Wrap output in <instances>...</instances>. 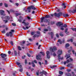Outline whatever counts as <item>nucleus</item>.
<instances>
[{
    "mask_svg": "<svg viewBox=\"0 0 76 76\" xmlns=\"http://www.w3.org/2000/svg\"><path fill=\"white\" fill-rule=\"evenodd\" d=\"M36 74L37 76L39 75V70H38V72H37Z\"/></svg>",
    "mask_w": 76,
    "mask_h": 76,
    "instance_id": "72a5a7b5",
    "label": "nucleus"
},
{
    "mask_svg": "<svg viewBox=\"0 0 76 76\" xmlns=\"http://www.w3.org/2000/svg\"><path fill=\"white\" fill-rule=\"evenodd\" d=\"M8 21L7 20H4V22H5V23H7Z\"/></svg>",
    "mask_w": 76,
    "mask_h": 76,
    "instance_id": "3c124183",
    "label": "nucleus"
},
{
    "mask_svg": "<svg viewBox=\"0 0 76 76\" xmlns=\"http://www.w3.org/2000/svg\"><path fill=\"white\" fill-rule=\"evenodd\" d=\"M58 57L59 60H63V58H61V57L60 56H58Z\"/></svg>",
    "mask_w": 76,
    "mask_h": 76,
    "instance_id": "a878e982",
    "label": "nucleus"
},
{
    "mask_svg": "<svg viewBox=\"0 0 76 76\" xmlns=\"http://www.w3.org/2000/svg\"><path fill=\"white\" fill-rule=\"evenodd\" d=\"M69 46H70V45L69 43H67L65 45V47L66 48L67 47H69Z\"/></svg>",
    "mask_w": 76,
    "mask_h": 76,
    "instance_id": "c85d7f7f",
    "label": "nucleus"
},
{
    "mask_svg": "<svg viewBox=\"0 0 76 76\" xmlns=\"http://www.w3.org/2000/svg\"><path fill=\"white\" fill-rule=\"evenodd\" d=\"M22 28L24 30H26V28H25V27H24L23 26Z\"/></svg>",
    "mask_w": 76,
    "mask_h": 76,
    "instance_id": "5fc2aeb1",
    "label": "nucleus"
},
{
    "mask_svg": "<svg viewBox=\"0 0 76 76\" xmlns=\"http://www.w3.org/2000/svg\"><path fill=\"white\" fill-rule=\"evenodd\" d=\"M63 25V23H61V22H59L56 23V25L58 26H60V27H64V28L67 27V25H66V24H64V26H62Z\"/></svg>",
    "mask_w": 76,
    "mask_h": 76,
    "instance_id": "f257e3e1",
    "label": "nucleus"
},
{
    "mask_svg": "<svg viewBox=\"0 0 76 76\" xmlns=\"http://www.w3.org/2000/svg\"><path fill=\"white\" fill-rule=\"evenodd\" d=\"M18 70L20 72H23V68H21L20 69H19Z\"/></svg>",
    "mask_w": 76,
    "mask_h": 76,
    "instance_id": "c756f323",
    "label": "nucleus"
},
{
    "mask_svg": "<svg viewBox=\"0 0 76 76\" xmlns=\"http://www.w3.org/2000/svg\"><path fill=\"white\" fill-rule=\"evenodd\" d=\"M31 35H33L35 34V32H32L31 33Z\"/></svg>",
    "mask_w": 76,
    "mask_h": 76,
    "instance_id": "4c0bfd02",
    "label": "nucleus"
},
{
    "mask_svg": "<svg viewBox=\"0 0 76 76\" xmlns=\"http://www.w3.org/2000/svg\"><path fill=\"white\" fill-rule=\"evenodd\" d=\"M50 18V16L49 15H46L45 17V18L46 19H48Z\"/></svg>",
    "mask_w": 76,
    "mask_h": 76,
    "instance_id": "4468645a",
    "label": "nucleus"
},
{
    "mask_svg": "<svg viewBox=\"0 0 76 76\" xmlns=\"http://www.w3.org/2000/svg\"><path fill=\"white\" fill-rule=\"evenodd\" d=\"M40 53H42V56H44V55H45V53H44V52H40Z\"/></svg>",
    "mask_w": 76,
    "mask_h": 76,
    "instance_id": "e433bc0d",
    "label": "nucleus"
},
{
    "mask_svg": "<svg viewBox=\"0 0 76 76\" xmlns=\"http://www.w3.org/2000/svg\"><path fill=\"white\" fill-rule=\"evenodd\" d=\"M25 64H26L27 63V60L26 59L25 60Z\"/></svg>",
    "mask_w": 76,
    "mask_h": 76,
    "instance_id": "0e129e2a",
    "label": "nucleus"
},
{
    "mask_svg": "<svg viewBox=\"0 0 76 76\" xmlns=\"http://www.w3.org/2000/svg\"><path fill=\"white\" fill-rule=\"evenodd\" d=\"M12 25L13 26H16V24L15 23H12Z\"/></svg>",
    "mask_w": 76,
    "mask_h": 76,
    "instance_id": "8fccbe9b",
    "label": "nucleus"
},
{
    "mask_svg": "<svg viewBox=\"0 0 76 76\" xmlns=\"http://www.w3.org/2000/svg\"><path fill=\"white\" fill-rule=\"evenodd\" d=\"M58 42H59V44H62V42L61 41V40L60 39L58 40Z\"/></svg>",
    "mask_w": 76,
    "mask_h": 76,
    "instance_id": "4be33fe9",
    "label": "nucleus"
},
{
    "mask_svg": "<svg viewBox=\"0 0 76 76\" xmlns=\"http://www.w3.org/2000/svg\"><path fill=\"white\" fill-rule=\"evenodd\" d=\"M34 62L35 63H37V61H36V60H34Z\"/></svg>",
    "mask_w": 76,
    "mask_h": 76,
    "instance_id": "69168bd1",
    "label": "nucleus"
},
{
    "mask_svg": "<svg viewBox=\"0 0 76 76\" xmlns=\"http://www.w3.org/2000/svg\"><path fill=\"white\" fill-rule=\"evenodd\" d=\"M61 36V37H63V34H59Z\"/></svg>",
    "mask_w": 76,
    "mask_h": 76,
    "instance_id": "680f3d73",
    "label": "nucleus"
},
{
    "mask_svg": "<svg viewBox=\"0 0 76 76\" xmlns=\"http://www.w3.org/2000/svg\"><path fill=\"white\" fill-rule=\"evenodd\" d=\"M15 4L16 5V6H19V4L18 3H16Z\"/></svg>",
    "mask_w": 76,
    "mask_h": 76,
    "instance_id": "e2e57ef3",
    "label": "nucleus"
},
{
    "mask_svg": "<svg viewBox=\"0 0 76 76\" xmlns=\"http://www.w3.org/2000/svg\"><path fill=\"white\" fill-rule=\"evenodd\" d=\"M60 29L61 30H62V31H63L64 29V28L63 27H61V28Z\"/></svg>",
    "mask_w": 76,
    "mask_h": 76,
    "instance_id": "ea45409f",
    "label": "nucleus"
},
{
    "mask_svg": "<svg viewBox=\"0 0 76 76\" xmlns=\"http://www.w3.org/2000/svg\"><path fill=\"white\" fill-rule=\"evenodd\" d=\"M33 9V10H35L36 9V8L34 7V6H31L30 7H28L27 8V9L28 10V12H31V9Z\"/></svg>",
    "mask_w": 76,
    "mask_h": 76,
    "instance_id": "7ed1b4c3",
    "label": "nucleus"
},
{
    "mask_svg": "<svg viewBox=\"0 0 76 76\" xmlns=\"http://www.w3.org/2000/svg\"><path fill=\"white\" fill-rule=\"evenodd\" d=\"M13 35V32H10L9 33H7L6 34V35L7 37H9V35L10 37H12V35Z\"/></svg>",
    "mask_w": 76,
    "mask_h": 76,
    "instance_id": "423d86ee",
    "label": "nucleus"
},
{
    "mask_svg": "<svg viewBox=\"0 0 76 76\" xmlns=\"http://www.w3.org/2000/svg\"><path fill=\"white\" fill-rule=\"evenodd\" d=\"M67 31H68V28H66V29L65 30V33H66V34H69V32H68Z\"/></svg>",
    "mask_w": 76,
    "mask_h": 76,
    "instance_id": "f3484780",
    "label": "nucleus"
},
{
    "mask_svg": "<svg viewBox=\"0 0 76 76\" xmlns=\"http://www.w3.org/2000/svg\"><path fill=\"white\" fill-rule=\"evenodd\" d=\"M15 15L18 16H19V15H20V14L18 13H15Z\"/></svg>",
    "mask_w": 76,
    "mask_h": 76,
    "instance_id": "c9c22d12",
    "label": "nucleus"
},
{
    "mask_svg": "<svg viewBox=\"0 0 76 76\" xmlns=\"http://www.w3.org/2000/svg\"><path fill=\"white\" fill-rule=\"evenodd\" d=\"M41 54H39L38 55H37L36 56V58L37 60H41Z\"/></svg>",
    "mask_w": 76,
    "mask_h": 76,
    "instance_id": "6e6552de",
    "label": "nucleus"
},
{
    "mask_svg": "<svg viewBox=\"0 0 76 76\" xmlns=\"http://www.w3.org/2000/svg\"><path fill=\"white\" fill-rule=\"evenodd\" d=\"M69 62H70V61L69 59H67L66 60V61H64V64L65 65L66 63H69Z\"/></svg>",
    "mask_w": 76,
    "mask_h": 76,
    "instance_id": "ddd939ff",
    "label": "nucleus"
},
{
    "mask_svg": "<svg viewBox=\"0 0 76 76\" xmlns=\"http://www.w3.org/2000/svg\"><path fill=\"white\" fill-rule=\"evenodd\" d=\"M2 33V34H5L6 33V31H5V30L4 29L2 31H1Z\"/></svg>",
    "mask_w": 76,
    "mask_h": 76,
    "instance_id": "2f4dec72",
    "label": "nucleus"
},
{
    "mask_svg": "<svg viewBox=\"0 0 76 76\" xmlns=\"http://www.w3.org/2000/svg\"><path fill=\"white\" fill-rule=\"evenodd\" d=\"M27 56H28V57H31V55H30L29 54V53H27Z\"/></svg>",
    "mask_w": 76,
    "mask_h": 76,
    "instance_id": "052dcab7",
    "label": "nucleus"
},
{
    "mask_svg": "<svg viewBox=\"0 0 76 76\" xmlns=\"http://www.w3.org/2000/svg\"><path fill=\"white\" fill-rule=\"evenodd\" d=\"M14 54L15 56H17V52L16 50H14Z\"/></svg>",
    "mask_w": 76,
    "mask_h": 76,
    "instance_id": "f704fd0d",
    "label": "nucleus"
},
{
    "mask_svg": "<svg viewBox=\"0 0 76 76\" xmlns=\"http://www.w3.org/2000/svg\"><path fill=\"white\" fill-rule=\"evenodd\" d=\"M62 42H63V44H64L65 42V39H63Z\"/></svg>",
    "mask_w": 76,
    "mask_h": 76,
    "instance_id": "09e8293b",
    "label": "nucleus"
},
{
    "mask_svg": "<svg viewBox=\"0 0 76 76\" xmlns=\"http://www.w3.org/2000/svg\"><path fill=\"white\" fill-rule=\"evenodd\" d=\"M54 15L55 16H57V17L58 18V17H60V16H61L62 15V13L59 12L58 14H57L56 13H55Z\"/></svg>",
    "mask_w": 76,
    "mask_h": 76,
    "instance_id": "39448f33",
    "label": "nucleus"
},
{
    "mask_svg": "<svg viewBox=\"0 0 76 76\" xmlns=\"http://www.w3.org/2000/svg\"><path fill=\"white\" fill-rule=\"evenodd\" d=\"M11 31L10 32H15V30H13V29H12L11 30Z\"/></svg>",
    "mask_w": 76,
    "mask_h": 76,
    "instance_id": "603ef678",
    "label": "nucleus"
},
{
    "mask_svg": "<svg viewBox=\"0 0 76 76\" xmlns=\"http://www.w3.org/2000/svg\"><path fill=\"white\" fill-rule=\"evenodd\" d=\"M25 26H28V25H29V23H25V24H24Z\"/></svg>",
    "mask_w": 76,
    "mask_h": 76,
    "instance_id": "393cba45",
    "label": "nucleus"
},
{
    "mask_svg": "<svg viewBox=\"0 0 76 76\" xmlns=\"http://www.w3.org/2000/svg\"><path fill=\"white\" fill-rule=\"evenodd\" d=\"M43 73L44 75H45V76H46V74H47V72H46L44 71H43Z\"/></svg>",
    "mask_w": 76,
    "mask_h": 76,
    "instance_id": "5701e85b",
    "label": "nucleus"
},
{
    "mask_svg": "<svg viewBox=\"0 0 76 76\" xmlns=\"http://www.w3.org/2000/svg\"><path fill=\"white\" fill-rule=\"evenodd\" d=\"M68 72H70L71 71V69H68L67 70Z\"/></svg>",
    "mask_w": 76,
    "mask_h": 76,
    "instance_id": "774afa93",
    "label": "nucleus"
},
{
    "mask_svg": "<svg viewBox=\"0 0 76 76\" xmlns=\"http://www.w3.org/2000/svg\"><path fill=\"white\" fill-rule=\"evenodd\" d=\"M46 54L47 55H49V54H50V52L48 51H47L46 52Z\"/></svg>",
    "mask_w": 76,
    "mask_h": 76,
    "instance_id": "a18cd8bd",
    "label": "nucleus"
},
{
    "mask_svg": "<svg viewBox=\"0 0 76 76\" xmlns=\"http://www.w3.org/2000/svg\"><path fill=\"white\" fill-rule=\"evenodd\" d=\"M4 6L5 7H8V5H7V4L6 3L4 4Z\"/></svg>",
    "mask_w": 76,
    "mask_h": 76,
    "instance_id": "58836bf2",
    "label": "nucleus"
},
{
    "mask_svg": "<svg viewBox=\"0 0 76 76\" xmlns=\"http://www.w3.org/2000/svg\"><path fill=\"white\" fill-rule=\"evenodd\" d=\"M55 67H57V66L54 65L53 66L51 67L50 68H51V69H53V68H54Z\"/></svg>",
    "mask_w": 76,
    "mask_h": 76,
    "instance_id": "7c9ffc66",
    "label": "nucleus"
},
{
    "mask_svg": "<svg viewBox=\"0 0 76 76\" xmlns=\"http://www.w3.org/2000/svg\"><path fill=\"white\" fill-rule=\"evenodd\" d=\"M57 53L58 54V56H60L62 54V50H58Z\"/></svg>",
    "mask_w": 76,
    "mask_h": 76,
    "instance_id": "0eeeda50",
    "label": "nucleus"
},
{
    "mask_svg": "<svg viewBox=\"0 0 76 76\" xmlns=\"http://www.w3.org/2000/svg\"><path fill=\"white\" fill-rule=\"evenodd\" d=\"M10 12H14V11H13V10H10Z\"/></svg>",
    "mask_w": 76,
    "mask_h": 76,
    "instance_id": "13d9d810",
    "label": "nucleus"
},
{
    "mask_svg": "<svg viewBox=\"0 0 76 76\" xmlns=\"http://www.w3.org/2000/svg\"><path fill=\"white\" fill-rule=\"evenodd\" d=\"M66 57H67L66 58V59H67L68 58H69V57H70V56L69 54H66Z\"/></svg>",
    "mask_w": 76,
    "mask_h": 76,
    "instance_id": "dca6fc26",
    "label": "nucleus"
},
{
    "mask_svg": "<svg viewBox=\"0 0 76 76\" xmlns=\"http://www.w3.org/2000/svg\"><path fill=\"white\" fill-rule=\"evenodd\" d=\"M40 74H41V76H43V72H40Z\"/></svg>",
    "mask_w": 76,
    "mask_h": 76,
    "instance_id": "79ce46f5",
    "label": "nucleus"
},
{
    "mask_svg": "<svg viewBox=\"0 0 76 76\" xmlns=\"http://www.w3.org/2000/svg\"><path fill=\"white\" fill-rule=\"evenodd\" d=\"M71 65H72V64H69L67 65V67H70Z\"/></svg>",
    "mask_w": 76,
    "mask_h": 76,
    "instance_id": "a19ab883",
    "label": "nucleus"
},
{
    "mask_svg": "<svg viewBox=\"0 0 76 76\" xmlns=\"http://www.w3.org/2000/svg\"><path fill=\"white\" fill-rule=\"evenodd\" d=\"M26 56L25 55L24 56H23L22 57V58H23V59H24V58H25Z\"/></svg>",
    "mask_w": 76,
    "mask_h": 76,
    "instance_id": "de8ad7c7",
    "label": "nucleus"
},
{
    "mask_svg": "<svg viewBox=\"0 0 76 76\" xmlns=\"http://www.w3.org/2000/svg\"><path fill=\"white\" fill-rule=\"evenodd\" d=\"M47 58H50V55H47Z\"/></svg>",
    "mask_w": 76,
    "mask_h": 76,
    "instance_id": "37998d69",
    "label": "nucleus"
},
{
    "mask_svg": "<svg viewBox=\"0 0 76 76\" xmlns=\"http://www.w3.org/2000/svg\"><path fill=\"white\" fill-rule=\"evenodd\" d=\"M0 55L1 56V58H3V60L6 61V59H7V58H6L7 55L6 54L2 53Z\"/></svg>",
    "mask_w": 76,
    "mask_h": 76,
    "instance_id": "f03ea898",
    "label": "nucleus"
},
{
    "mask_svg": "<svg viewBox=\"0 0 76 76\" xmlns=\"http://www.w3.org/2000/svg\"><path fill=\"white\" fill-rule=\"evenodd\" d=\"M10 44L12 45H13V42L11 41L10 42Z\"/></svg>",
    "mask_w": 76,
    "mask_h": 76,
    "instance_id": "49530a36",
    "label": "nucleus"
},
{
    "mask_svg": "<svg viewBox=\"0 0 76 76\" xmlns=\"http://www.w3.org/2000/svg\"><path fill=\"white\" fill-rule=\"evenodd\" d=\"M31 64H32V66L33 67H35V64H34V61L32 62Z\"/></svg>",
    "mask_w": 76,
    "mask_h": 76,
    "instance_id": "bb28decb",
    "label": "nucleus"
},
{
    "mask_svg": "<svg viewBox=\"0 0 76 76\" xmlns=\"http://www.w3.org/2000/svg\"><path fill=\"white\" fill-rule=\"evenodd\" d=\"M5 19H7V20H9V19H10V17H9V16H7L5 17Z\"/></svg>",
    "mask_w": 76,
    "mask_h": 76,
    "instance_id": "412c9836",
    "label": "nucleus"
},
{
    "mask_svg": "<svg viewBox=\"0 0 76 76\" xmlns=\"http://www.w3.org/2000/svg\"><path fill=\"white\" fill-rule=\"evenodd\" d=\"M37 34H40V32L39 31H37Z\"/></svg>",
    "mask_w": 76,
    "mask_h": 76,
    "instance_id": "c03bdc74",
    "label": "nucleus"
},
{
    "mask_svg": "<svg viewBox=\"0 0 76 76\" xmlns=\"http://www.w3.org/2000/svg\"><path fill=\"white\" fill-rule=\"evenodd\" d=\"M70 41H71V42H73V39H70L67 40V42H70Z\"/></svg>",
    "mask_w": 76,
    "mask_h": 76,
    "instance_id": "aec40b11",
    "label": "nucleus"
},
{
    "mask_svg": "<svg viewBox=\"0 0 76 76\" xmlns=\"http://www.w3.org/2000/svg\"><path fill=\"white\" fill-rule=\"evenodd\" d=\"M44 22H46V23H48V25H50V19H46L44 20Z\"/></svg>",
    "mask_w": 76,
    "mask_h": 76,
    "instance_id": "9b49d317",
    "label": "nucleus"
},
{
    "mask_svg": "<svg viewBox=\"0 0 76 76\" xmlns=\"http://www.w3.org/2000/svg\"><path fill=\"white\" fill-rule=\"evenodd\" d=\"M18 22H22V20H21L18 19Z\"/></svg>",
    "mask_w": 76,
    "mask_h": 76,
    "instance_id": "864d4df0",
    "label": "nucleus"
},
{
    "mask_svg": "<svg viewBox=\"0 0 76 76\" xmlns=\"http://www.w3.org/2000/svg\"><path fill=\"white\" fill-rule=\"evenodd\" d=\"M66 75L67 76H71V74L69 73H66Z\"/></svg>",
    "mask_w": 76,
    "mask_h": 76,
    "instance_id": "b1692460",
    "label": "nucleus"
},
{
    "mask_svg": "<svg viewBox=\"0 0 76 76\" xmlns=\"http://www.w3.org/2000/svg\"><path fill=\"white\" fill-rule=\"evenodd\" d=\"M4 11L3 10H1L0 11V13L1 15H3V16H5L6 14L4 13Z\"/></svg>",
    "mask_w": 76,
    "mask_h": 76,
    "instance_id": "1a4fd4ad",
    "label": "nucleus"
},
{
    "mask_svg": "<svg viewBox=\"0 0 76 76\" xmlns=\"http://www.w3.org/2000/svg\"><path fill=\"white\" fill-rule=\"evenodd\" d=\"M63 16L65 18H66V17H68V16H69V15L68 14H64Z\"/></svg>",
    "mask_w": 76,
    "mask_h": 76,
    "instance_id": "2eb2a0df",
    "label": "nucleus"
},
{
    "mask_svg": "<svg viewBox=\"0 0 76 76\" xmlns=\"http://www.w3.org/2000/svg\"><path fill=\"white\" fill-rule=\"evenodd\" d=\"M44 18H45V17H42L40 19L41 20V23H42L43 22V20H44Z\"/></svg>",
    "mask_w": 76,
    "mask_h": 76,
    "instance_id": "a211bd4d",
    "label": "nucleus"
},
{
    "mask_svg": "<svg viewBox=\"0 0 76 76\" xmlns=\"http://www.w3.org/2000/svg\"><path fill=\"white\" fill-rule=\"evenodd\" d=\"M44 31H48V29H44Z\"/></svg>",
    "mask_w": 76,
    "mask_h": 76,
    "instance_id": "6e6d98bb",
    "label": "nucleus"
},
{
    "mask_svg": "<svg viewBox=\"0 0 76 76\" xmlns=\"http://www.w3.org/2000/svg\"><path fill=\"white\" fill-rule=\"evenodd\" d=\"M39 35L37 34H35L33 36V38H36V37H39Z\"/></svg>",
    "mask_w": 76,
    "mask_h": 76,
    "instance_id": "6ab92c4d",
    "label": "nucleus"
},
{
    "mask_svg": "<svg viewBox=\"0 0 76 76\" xmlns=\"http://www.w3.org/2000/svg\"><path fill=\"white\" fill-rule=\"evenodd\" d=\"M49 34L50 35H51V38L53 39V36L54 35V34H53V32H50L49 33Z\"/></svg>",
    "mask_w": 76,
    "mask_h": 76,
    "instance_id": "f8f14e48",
    "label": "nucleus"
},
{
    "mask_svg": "<svg viewBox=\"0 0 76 76\" xmlns=\"http://www.w3.org/2000/svg\"><path fill=\"white\" fill-rule=\"evenodd\" d=\"M53 56H56V53H53Z\"/></svg>",
    "mask_w": 76,
    "mask_h": 76,
    "instance_id": "338daca9",
    "label": "nucleus"
},
{
    "mask_svg": "<svg viewBox=\"0 0 76 76\" xmlns=\"http://www.w3.org/2000/svg\"><path fill=\"white\" fill-rule=\"evenodd\" d=\"M59 74H60V75H62L63 74V72L61 71H59Z\"/></svg>",
    "mask_w": 76,
    "mask_h": 76,
    "instance_id": "473e14b6",
    "label": "nucleus"
},
{
    "mask_svg": "<svg viewBox=\"0 0 76 76\" xmlns=\"http://www.w3.org/2000/svg\"><path fill=\"white\" fill-rule=\"evenodd\" d=\"M45 64H47V60L45 61Z\"/></svg>",
    "mask_w": 76,
    "mask_h": 76,
    "instance_id": "4d7b16f0",
    "label": "nucleus"
},
{
    "mask_svg": "<svg viewBox=\"0 0 76 76\" xmlns=\"http://www.w3.org/2000/svg\"><path fill=\"white\" fill-rule=\"evenodd\" d=\"M35 11H33L32 12V14H35Z\"/></svg>",
    "mask_w": 76,
    "mask_h": 76,
    "instance_id": "bf43d9fd",
    "label": "nucleus"
},
{
    "mask_svg": "<svg viewBox=\"0 0 76 76\" xmlns=\"http://www.w3.org/2000/svg\"><path fill=\"white\" fill-rule=\"evenodd\" d=\"M16 63L17 65L19 67H20V68H22V65L20 64H21L20 63L17 61L16 62Z\"/></svg>",
    "mask_w": 76,
    "mask_h": 76,
    "instance_id": "9d476101",
    "label": "nucleus"
},
{
    "mask_svg": "<svg viewBox=\"0 0 76 76\" xmlns=\"http://www.w3.org/2000/svg\"><path fill=\"white\" fill-rule=\"evenodd\" d=\"M56 50H57V48L56 47L50 48V51L51 52H54V50L56 51Z\"/></svg>",
    "mask_w": 76,
    "mask_h": 76,
    "instance_id": "20e7f679",
    "label": "nucleus"
},
{
    "mask_svg": "<svg viewBox=\"0 0 76 76\" xmlns=\"http://www.w3.org/2000/svg\"><path fill=\"white\" fill-rule=\"evenodd\" d=\"M18 48L20 51H21L22 50V48H21V47H20V46L18 47Z\"/></svg>",
    "mask_w": 76,
    "mask_h": 76,
    "instance_id": "cd10ccee",
    "label": "nucleus"
}]
</instances>
